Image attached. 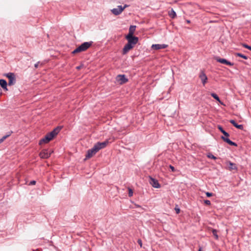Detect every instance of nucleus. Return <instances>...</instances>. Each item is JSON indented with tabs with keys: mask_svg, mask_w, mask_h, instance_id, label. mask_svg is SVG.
I'll return each instance as SVG.
<instances>
[{
	"mask_svg": "<svg viewBox=\"0 0 251 251\" xmlns=\"http://www.w3.org/2000/svg\"><path fill=\"white\" fill-rule=\"evenodd\" d=\"M149 178L150 183L152 185V187L155 188H158L160 187V185L157 180L152 178L151 176H149Z\"/></svg>",
	"mask_w": 251,
	"mask_h": 251,
	"instance_id": "nucleus-9",
	"label": "nucleus"
},
{
	"mask_svg": "<svg viewBox=\"0 0 251 251\" xmlns=\"http://www.w3.org/2000/svg\"><path fill=\"white\" fill-rule=\"evenodd\" d=\"M61 128L62 127L61 126H57L51 132L47 133L44 138L40 140L39 144L42 145V144H47L49 143L58 134Z\"/></svg>",
	"mask_w": 251,
	"mask_h": 251,
	"instance_id": "nucleus-1",
	"label": "nucleus"
},
{
	"mask_svg": "<svg viewBox=\"0 0 251 251\" xmlns=\"http://www.w3.org/2000/svg\"><path fill=\"white\" fill-rule=\"evenodd\" d=\"M50 154L51 153H49L48 150L44 149L40 152L39 156L41 158L47 159L50 156Z\"/></svg>",
	"mask_w": 251,
	"mask_h": 251,
	"instance_id": "nucleus-10",
	"label": "nucleus"
},
{
	"mask_svg": "<svg viewBox=\"0 0 251 251\" xmlns=\"http://www.w3.org/2000/svg\"><path fill=\"white\" fill-rule=\"evenodd\" d=\"M218 128L224 135V136H221V139L224 141H225V142L227 143V144L231 146L235 147H236L237 146V144L236 143L232 142L228 138L229 136V134L223 129L222 126L218 125Z\"/></svg>",
	"mask_w": 251,
	"mask_h": 251,
	"instance_id": "nucleus-2",
	"label": "nucleus"
},
{
	"mask_svg": "<svg viewBox=\"0 0 251 251\" xmlns=\"http://www.w3.org/2000/svg\"><path fill=\"white\" fill-rule=\"evenodd\" d=\"M127 6L126 4L123 7L122 5H119L117 8L112 9L111 12L114 15L117 16L120 14Z\"/></svg>",
	"mask_w": 251,
	"mask_h": 251,
	"instance_id": "nucleus-5",
	"label": "nucleus"
},
{
	"mask_svg": "<svg viewBox=\"0 0 251 251\" xmlns=\"http://www.w3.org/2000/svg\"><path fill=\"white\" fill-rule=\"evenodd\" d=\"M207 157L209 158H211V159H216V157L214 155H213L211 153H209L208 154H207Z\"/></svg>",
	"mask_w": 251,
	"mask_h": 251,
	"instance_id": "nucleus-25",
	"label": "nucleus"
},
{
	"mask_svg": "<svg viewBox=\"0 0 251 251\" xmlns=\"http://www.w3.org/2000/svg\"><path fill=\"white\" fill-rule=\"evenodd\" d=\"M212 233L213 235L214 236L216 239H218V235L217 234V230L216 229H213L212 230Z\"/></svg>",
	"mask_w": 251,
	"mask_h": 251,
	"instance_id": "nucleus-23",
	"label": "nucleus"
},
{
	"mask_svg": "<svg viewBox=\"0 0 251 251\" xmlns=\"http://www.w3.org/2000/svg\"><path fill=\"white\" fill-rule=\"evenodd\" d=\"M137 243H138L139 245H140V247H141L142 246V240L141 239H138L137 241Z\"/></svg>",
	"mask_w": 251,
	"mask_h": 251,
	"instance_id": "nucleus-33",
	"label": "nucleus"
},
{
	"mask_svg": "<svg viewBox=\"0 0 251 251\" xmlns=\"http://www.w3.org/2000/svg\"><path fill=\"white\" fill-rule=\"evenodd\" d=\"M199 251H201V248H199Z\"/></svg>",
	"mask_w": 251,
	"mask_h": 251,
	"instance_id": "nucleus-39",
	"label": "nucleus"
},
{
	"mask_svg": "<svg viewBox=\"0 0 251 251\" xmlns=\"http://www.w3.org/2000/svg\"><path fill=\"white\" fill-rule=\"evenodd\" d=\"M0 85L3 89L4 90H5V91L8 90L7 88V83L5 80L3 79H0Z\"/></svg>",
	"mask_w": 251,
	"mask_h": 251,
	"instance_id": "nucleus-16",
	"label": "nucleus"
},
{
	"mask_svg": "<svg viewBox=\"0 0 251 251\" xmlns=\"http://www.w3.org/2000/svg\"><path fill=\"white\" fill-rule=\"evenodd\" d=\"M93 44L92 41L86 42L82 43L80 46L78 47L81 52L86 50L89 48H90Z\"/></svg>",
	"mask_w": 251,
	"mask_h": 251,
	"instance_id": "nucleus-7",
	"label": "nucleus"
},
{
	"mask_svg": "<svg viewBox=\"0 0 251 251\" xmlns=\"http://www.w3.org/2000/svg\"><path fill=\"white\" fill-rule=\"evenodd\" d=\"M206 195L207 197H211L212 196H213V193H210V192H206Z\"/></svg>",
	"mask_w": 251,
	"mask_h": 251,
	"instance_id": "nucleus-31",
	"label": "nucleus"
},
{
	"mask_svg": "<svg viewBox=\"0 0 251 251\" xmlns=\"http://www.w3.org/2000/svg\"><path fill=\"white\" fill-rule=\"evenodd\" d=\"M36 184V181L35 180H32L29 183V185H35Z\"/></svg>",
	"mask_w": 251,
	"mask_h": 251,
	"instance_id": "nucleus-32",
	"label": "nucleus"
},
{
	"mask_svg": "<svg viewBox=\"0 0 251 251\" xmlns=\"http://www.w3.org/2000/svg\"><path fill=\"white\" fill-rule=\"evenodd\" d=\"M243 46L244 48H246V49H249V50H251V46H249L248 45H247V44H243Z\"/></svg>",
	"mask_w": 251,
	"mask_h": 251,
	"instance_id": "nucleus-27",
	"label": "nucleus"
},
{
	"mask_svg": "<svg viewBox=\"0 0 251 251\" xmlns=\"http://www.w3.org/2000/svg\"><path fill=\"white\" fill-rule=\"evenodd\" d=\"M136 206L138 207H140V206L139 205H137Z\"/></svg>",
	"mask_w": 251,
	"mask_h": 251,
	"instance_id": "nucleus-40",
	"label": "nucleus"
},
{
	"mask_svg": "<svg viewBox=\"0 0 251 251\" xmlns=\"http://www.w3.org/2000/svg\"><path fill=\"white\" fill-rule=\"evenodd\" d=\"M199 77L201 78L203 85H204L207 80V77L206 75L203 72H201L199 75Z\"/></svg>",
	"mask_w": 251,
	"mask_h": 251,
	"instance_id": "nucleus-14",
	"label": "nucleus"
},
{
	"mask_svg": "<svg viewBox=\"0 0 251 251\" xmlns=\"http://www.w3.org/2000/svg\"><path fill=\"white\" fill-rule=\"evenodd\" d=\"M136 29L135 25H130L129 28L128 33L127 35H129L130 36H133V34Z\"/></svg>",
	"mask_w": 251,
	"mask_h": 251,
	"instance_id": "nucleus-18",
	"label": "nucleus"
},
{
	"mask_svg": "<svg viewBox=\"0 0 251 251\" xmlns=\"http://www.w3.org/2000/svg\"><path fill=\"white\" fill-rule=\"evenodd\" d=\"M170 168L172 171V172H175L176 171L175 167H173V166L170 165Z\"/></svg>",
	"mask_w": 251,
	"mask_h": 251,
	"instance_id": "nucleus-34",
	"label": "nucleus"
},
{
	"mask_svg": "<svg viewBox=\"0 0 251 251\" xmlns=\"http://www.w3.org/2000/svg\"><path fill=\"white\" fill-rule=\"evenodd\" d=\"M126 38L127 40V42L134 47L138 43L139 40L137 37L134 36H130L129 35H126Z\"/></svg>",
	"mask_w": 251,
	"mask_h": 251,
	"instance_id": "nucleus-6",
	"label": "nucleus"
},
{
	"mask_svg": "<svg viewBox=\"0 0 251 251\" xmlns=\"http://www.w3.org/2000/svg\"><path fill=\"white\" fill-rule=\"evenodd\" d=\"M229 167L230 169H231V170L237 169V168L236 167L235 164L229 161Z\"/></svg>",
	"mask_w": 251,
	"mask_h": 251,
	"instance_id": "nucleus-22",
	"label": "nucleus"
},
{
	"mask_svg": "<svg viewBox=\"0 0 251 251\" xmlns=\"http://www.w3.org/2000/svg\"><path fill=\"white\" fill-rule=\"evenodd\" d=\"M229 122L235 127L237 128L238 129L243 130L244 126L242 125H238L237 124L236 122L233 120H230Z\"/></svg>",
	"mask_w": 251,
	"mask_h": 251,
	"instance_id": "nucleus-15",
	"label": "nucleus"
},
{
	"mask_svg": "<svg viewBox=\"0 0 251 251\" xmlns=\"http://www.w3.org/2000/svg\"><path fill=\"white\" fill-rule=\"evenodd\" d=\"M108 141L106 140L103 142H97L92 148L93 150L95 151L96 153L98 152L100 150L106 147L108 144Z\"/></svg>",
	"mask_w": 251,
	"mask_h": 251,
	"instance_id": "nucleus-3",
	"label": "nucleus"
},
{
	"mask_svg": "<svg viewBox=\"0 0 251 251\" xmlns=\"http://www.w3.org/2000/svg\"><path fill=\"white\" fill-rule=\"evenodd\" d=\"M168 47L166 44H153L151 46V48L156 50L165 49Z\"/></svg>",
	"mask_w": 251,
	"mask_h": 251,
	"instance_id": "nucleus-13",
	"label": "nucleus"
},
{
	"mask_svg": "<svg viewBox=\"0 0 251 251\" xmlns=\"http://www.w3.org/2000/svg\"><path fill=\"white\" fill-rule=\"evenodd\" d=\"M186 22H187V23H190V20H186Z\"/></svg>",
	"mask_w": 251,
	"mask_h": 251,
	"instance_id": "nucleus-38",
	"label": "nucleus"
},
{
	"mask_svg": "<svg viewBox=\"0 0 251 251\" xmlns=\"http://www.w3.org/2000/svg\"><path fill=\"white\" fill-rule=\"evenodd\" d=\"M5 75L9 79L8 83L9 86H12L15 84L16 80L15 75L13 73H9L6 74Z\"/></svg>",
	"mask_w": 251,
	"mask_h": 251,
	"instance_id": "nucleus-4",
	"label": "nucleus"
},
{
	"mask_svg": "<svg viewBox=\"0 0 251 251\" xmlns=\"http://www.w3.org/2000/svg\"><path fill=\"white\" fill-rule=\"evenodd\" d=\"M81 68V66H77L76 67V69H78V70H79L80 69V68Z\"/></svg>",
	"mask_w": 251,
	"mask_h": 251,
	"instance_id": "nucleus-36",
	"label": "nucleus"
},
{
	"mask_svg": "<svg viewBox=\"0 0 251 251\" xmlns=\"http://www.w3.org/2000/svg\"><path fill=\"white\" fill-rule=\"evenodd\" d=\"M81 52L78 47H77L76 49H75L73 52L72 53L75 54L77 52Z\"/></svg>",
	"mask_w": 251,
	"mask_h": 251,
	"instance_id": "nucleus-28",
	"label": "nucleus"
},
{
	"mask_svg": "<svg viewBox=\"0 0 251 251\" xmlns=\"http://www.w3.org/2000/svg\"><path fill=\"white\" fill-rule=\"evenodd\" d=\"M216 60L217 62L219 63L225 64L229 66H233L234 65L233 63L228 61V60L225 58H221L217 57L216 58Z\"/></svg>",
	"mask_w": 251,
	"mask_h": 251,
	"instance_id": "nucleus-11",
	"label": "nucleus"
},
{
	"mask_svg": "<svg viewBox=\"0 0 251 251\" xmlns=\"http://www.w3.org/2000/svg\"><path fill=\"white\" fill-rule=\"evenodd\" d=\"M12 133V131H11L9 132H8V133L7 135H5V136H3V137L1 138H2V139L3 140V141H4V140H5V139H6L7 137H8L9 136H10L11 135V133Z\"/></svg>",
	"mask_w": 251,
	"mask_h": 251,
	"instance_id": "nucleus-24",
	"label": "nucleus"
},
{
	"mask_svg": "<svg viewBox=\"0 0 251 251\" xmlns=\"http://www.w3.org/2000/svg\"><path fill=\"white\" fill-rule=\"evenodd\" d=\"M235 55L237 56H239L240 57H242L245 59H247L248 57L246 55H245L241 53H236Z\"/></svg>",
	"mask_w": 251,
	"mask_h": 251,
	"instance_id": "nucleus-21",
	"label": "nucleus"
},
{
	"mask_svg": "<svg viewBox=\"0 0 251 251\" xmlns=\"http://www.w3.org/2000/svg\"><path fill=\"white\" fill-rule=\"evenodd\" d=\"M169 15L171 18L173 19L175 18L176 16V12L173 9H172L169 12Z\"/></svg>",
	"mask_w": 251,
	"mask_h": 251,
	"instance_id": "nucleus-19",
	"label": "nucleus"
},
{
	"mask_svg": "<svg viewBox=\"0 0 251 251\" xmlns=\"http://www.w3.org/2000/svg\"><path fill=\"white\" fill-rule=\"evenodd\" d=\"M204 202L205 204L209 205L211 204V202L209 200H205L204 201Z\"/></svg>",
	"mask_w": 251,
	"mask_h": 251,
	"instance_id": "nucleus-29",
	"label": "nucleus"
},
{
	"mask_svg": "<svg viewBox=\"0 0 251 251\" xmlns=\"http://www.w3.org/2000/svg\"><path fill=\"white\" fill-rule=\"evenodd\" d=\"M96 153L95 151L93 150L92 148H91V149L88 150L86 155V158H90Z\"/></svg>",
	"mask_w": 251,
	"mask_h": 251,
	"instance_id": "nucleus-17",
	"label": "nucleus"
},
{
	"mask_svg": "<svg viewBox=\"0 0 251 251\" xmlns=\"http://www.w3.org/2000/svg\"><path fill=\"white\" fill-rule=\"evenodd\" d=\"M2 142H3V140L2 139V138H0V144L1 143H2Z\"/></svg>",
	"mask_w": 251,
	"mask_h": 251,
	"instance_id": "nucleus-37",
	"label": "nucleus"
},
{
	"mask_svg": "<svg viewBox=\"0 0 251 251\" xmlns=\"http://www.w3.org/2000/svg\"><path fill=\"white\" fill-rule=\"evenodd\" d=\"M39 62H37V63H36V64H35V65H34V67H35V68H38V65H39Z\"/></svg>",
	"mask_w": 251,
	"mask_h": 251,
	"instance_id": "nucleus-35",
	"label": "nucleus"
},
{
	"mask_svg": "<svg viewBox=\"0 0 251 251\" xmlns=\"http://www.w3.org/2000/svg\"><path fill=\"white\" fill-rule=\"evenodd\" d=\"M175 209L177 214H178L180 212V209L177 207V206H176Z\"/></svg>",
	"mask_w": 251,
	"mask_h": 251,
	"instance_id": "nucleus-30",
	"label": "nucleus"
},
{
	"mask_svg": "<svg viewBox=\"0 0 251 251\" xmlns=\"http://www.w3.org/2000/svg\"><path fill=\"white\" fill-rule=\"evenodd\" d=\"M116 80L121 84H124L128 81V79L125 75H118L116 77Z\"/></svg>",
	"mask_w": 251,
	"mask_h": 251,
	"instance_id": "nucleus-8",
	"label": "nucleus"
},
{
	"mask_svg": "<svg viewBox=\"0 0 251 251\" xmlns=\"http://www.w3.org/2000/svg\"><path fill=\"white\" fill-rule=\"evenodd\" d=\"M134 47L133 46L127 42L123 49V54H126L128 51Z\"/></svg>",
	"mask_w": 251,
	"mask_h": 251,
	"instance_id": "nucleus-12",
	"label": "nucleus"
},
{
	"mask_svg": "<svg viewBox=\"0 0 251 251\" xmlns=\"http://www.w3.org/2000/svg\"><path fill=\"white\" fill-rule=\"evenodd\" d=\"M211 96L213 98H214L216 100H217L218 102H221L220 99L219 97H218V96L216 94L212 93L211 94Z\"/></svg>",
	"mask_w": 251,
	"mask_h": 251,
	"instance_id": "nucleus-20",
	"label": "nucleus"
},
{
	"mask_svg": "<svg viewBox=\"0 0 251 251\" xmlns=\"http://www.w3.org/2000/svg\"><path fill=\"white\" fill-rule=\"evenodd\" d=\"M128 196L130 197L133 196L132 190L129 188H128Z\"/></svg>",
	"mask_w": 251,
	"mask_h": 251,
	"instance_id": "nucleus-26",
	"label": "nucleus"
}]
</instances>
